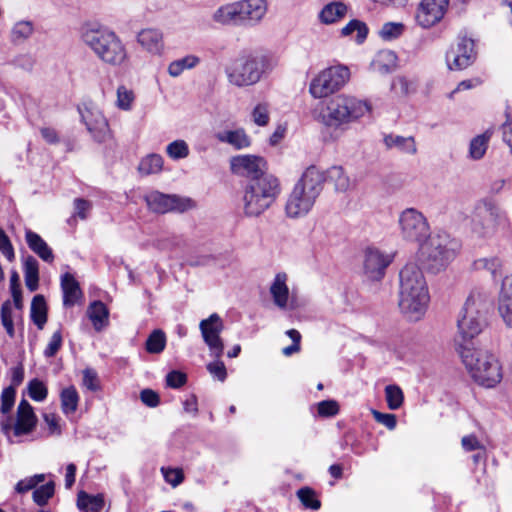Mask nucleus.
Returning <instances> with one entry per match:
<instances>
[{
    "label": "nucleus",
    "mask_w": 512,
    "mask_h": 512,
    "mask_svg": "<svg viewBox=\"0 0 512 512\" xmlns=\"http://www.w3.org/2000/svg\"><path fill=\"white\" fill-rule=\"evenodd\" d=\"M77 505L81 510L99 512L103 505V500L98 497L89 496L86 493H80Z\"/></svg>",
    "instance_id": "nucleus-45"
},
{
    "label": "nucleus",
    "mask_w": 512,
    "mask_h": 512,
    "mask_svg": "<svg viewBox=\"0 0 512 512\" xmlns=\"http://www.w3.org/2000/svg\"><path fill=\"white\" fill-rule=\"evenodd\" d=\"M28 394L32 400L42 402L47 397L48 389L42 381L33 379L28 384Z\"/></svg>",
    "instance_id": "nucleus-48"
},
{
    "label": "nucleus",
    "mask_w": 512,
    "mask_h": 512,
    "mask_svg": "<svg viewBox=\"0 0 512 512\" xmlns=\"http://www.w3.org/2000/svg\"><path fill=\"white\" fill-rule=\"evenodd\" d=\"M214 359V361L207 364V370L215 379L224 382L227 378L226 367L220 358Z\"/></svg>",
    "instance_id": "nucleus-57"
},
{
    "label": "nucleus",
    "mask_w": 512,
    "mask_h": 512,
    "mask_svg": "<svg viewBox=\"0 0 512 512\" xmlns=\"http://www.w3.org/2000/svg\"><path fill=\"white\" fill-rule=\"evenodd\" d=\"M263 73V63L257 58H245L236 60L226 69L228 80L231 84L244 87L257 83Z\"/></svg>",
    "instance_id": "nucleus-12"
},
{
    "label": "nucleus",
    "mask_w": 512,
    "mask_h": 512,
    "mask_svg": "<svg viewBox=\"0 0 512 512\" xmlns=\"http://www.w3.org/2000/svg\"><path fill=\"white\" fill-rule=\"evenodd\" d=\"M280 192V182L272 174L249 180L243 196L245 215L249 217L261 215L275 202Z\"/></svg>",
    "instance_id": "nucleus-7"
},
{
    "label": "nucleus",
    "mask_w": 512,
    "mask_h": 512,
    "mask_svg": "<svg viewBox=\"0 0 512 512\" xmlns=\"http://www.w3.org/2000/svg\"><path fill=\"white\" fill-rule=\"evenodd\" d=\"M492 132L487 130L484 133L473 137L469 143L468 157L472 160H480L484 157Z\"/></svg>",
    "instance_id": "nucleus-31"
},
{
    "label": "nucleus",
    "mask_w": 512,
    "mask_h": 512,
    "mask_svg": "<svg viewBox=\"0 0 512 512\" xmlns=\"http://www.w3.org/2000/svg\"><path fill=\"white\" fill-rule=\"evenodd\" d=\"M200 63V58L196 55H186L183 58L176 59L168 65L167 72L171 77H179L185 70H191Z\"/></svg>",
    "instance_id": "nucleus-34"
},
{
    "label": "nucleus",
    "mask_w": 512,
    "mask_h": 512,
    "mask_svg": "<svg viewBox=\"0 0 512 512\" xmlns=\"http://www.w3.org/2000/svg\"><path fill=\"white\" fill-rule=\"evenodd\" d=\"M37 423L36 415L32 406L25 399H22L17 408V419L13 427L14 434L21 436L33 431Z\"/></svg>",
    "instance_id": "nucleus-20"
},
{
    "label": "nucleus",
    "mask_w": 512,
    "mask_h": 512,
    "mask_svg": "<svg viewBox=\"0 0 512 512\" xmlns=\"http://www.w3.org/2000/svg\"><path fill=\"white\" fill-rule=\"evenodd\" d=\"M16 390L13 387H6L1 393L0 412L3 415L8 414L15 403Z\"/></svg>",
    "instance_id": "nucleus-54"
},
{
    "label": "nucleus",
    "mask_w": 512,
    "mask_h": 512,
    "mask_svg": "<svg viewBox=\"0 0 512 512\" xmlns=\"http://www.w3.org/2000/svg\"><path fill=\"white\" fill-rule=\"evenodd\" d=\"M476 55L474 40L459 36L446 52V63L450 70H463L475 61Z\"/></svg>",
    "instance_id": "nucleus-13"
},
{
    "label": "nucleus",
    "mask_w": 512,
    "mask_h": 512,
    "mask_svg": "<svg viewBox=\"0 0 512 512\" xmlns=\"http://www.w3.org/2000/svg\"><path fill=\"white\" fill-rule=\"evenodd\" d=\"M199 329L204 343L209 348L210 356L221 358L224 352V342L220 336L224 329L221 317L217 313L211 314L200 321Z\"/></svg>",
    "instance_id": "nucleus-14"
},
{
    "label": "nucleus",
    "mask_w": 512,
    "mask_h": 512,
    "mask_svg": "<svg viewBox=\"0 0 512 512\" xmlns=\"http://www.w3.org/2000/svg\"><path fill=\"white\" fill-rule=\"evenodd\" d=\"M461 445H462V448L466 452L484 449V446L481 444V442L478 440V438L473 434L466 435V436L462 437Z\"/></svg>",
    "instance_id": "nucleus-64"
},
{
    "label": "nucleus",
    "mask_w": 512,
    "mask_h": 512,
    "mask_svg": "<svg viewBox=\"0 0 512 512\" xmlns=\"http://www.w3.org/2000/svg\"><path fill=\"white\" fill-rule=\"evenodd\" d=\"M320 417H333L339 413V404L335 400H323L317 404Z\"/></svg>",
    "instance_id": "nucleus-56"
},
{
    "label": "nucleus",
    "mask_w": 512,
    "mask_h": 512,
    "mask_svg": "<svg viewBox=\"0 0 512 512\" xmlns=\"http://www.w3.org/2000/svg\"><path fill=\"white\" fill-rule=\"evenodd\" d=\"M354 32H357L355 37L356 42L362 43L367 37L368 28L364 22L354 19L346 24L341 30V34L343 36L352 35Z\"/></svg>",
    "instance_id": "nucleus-41"
},
{
    "label": "nucleus",
    "mask_w": 512,
    "mask_h": 512,
    "mask_svg": "<svg viewBox=\"0 0 512 512\" xmlns=\"http://www.w3.org/2000/svg\"><path fill=\"white\" fill-rule=\"evenodd\" d=\"M187 382V376L185 373L173 370L166 376L167 386L177 389L185 385Z\"/></svg>",
    "instance_id": "nucleus-60"
},
{
    "label": "nucleus",
    "mask_w": 512,
    "mask_h": 512,
    "mask_svg": "<svg viewBox=\"0 0 512 512\" xmlns=\"http://www.w3.org/2000/svg\"><path fill=\"white\" fill-rule=\"evenodd\" d=\"M334 184L335 190L345 192L350 188L351 182L341 166H332L327 170L325 180Z\"/></svg>",
    "instance_id": "nucleus-35"
},
{
    "label": "nucleus",
    "mask_w": 512,
    "mask_h": 512,
    "mask_svg": "<svg viewBox=\"0 0 512 512\" xmlns=\"http://www.w3.org/2000/svg\"><path fill=\"white\" fill-rule=\"evenodd\" d=\"M297 496L306 508L318 510L321 506L320 501L316 498L314 490L309 487L299 489Z\"/></svg>",
    "instance_id": "nucleus-46"
},
{
    "label": "nucleus",
    "mask_w": 512,
    "mask_h": 512,
    "mask_svg": "<svg viewBox=\"0 0 512 512\" xmlns=\"http://www.w3.org/2000/svg\"><path fill=\"white\" fill-rule=\"evenodd\" d=\"M33 24L29 21L17 22L11 31V40L14 43H21L28 39L33 33Z\"/></svg>",
    "instance_id": "nucleus-42"
},
{
    "label": "nucleus",
    "mask_w": 512,
    "mask_h": 512,
    "mask_svg": "<svg viewBox=\"0 0 512 512\" xmlns=\"http://www.w3.org/2000/svg\"><path fill=\"white\" fill-rule=\"evenodd\" d=\"M497 311L505 326L512 328V300L497 301Z\"/></svg>",
    "instance_id": "nucleus-58"
},
{
    "label": "nucleus",
    "mask_w": 512,
    "mask_h": 512,
    "mask_svg": "<svg viewBox=\"0 0 512 512\" xmlns=\"http://www.w3.org/2000/svg\"><path fill=\"white\" fill-rule=\"evenodd\" d=\"M137 42L152 55H160L164 50L163 34L158 29L147 28L137 34Z\"/></svg>",
    "instance_id": "nucleus-21"
},
{
    "label": "nucleus",
    "mask_w": 512,
    "mask_h": 512,
    "mask_svg": "<svg viewBox=\"0 0 512 512\" xmlns=\"http://www.w3.org/2000/svg\"><path fill=\"white\" fill-rule=\"evenodd\" d=\"M460 243L445 231L430 233L418 247V257L427 270L438 273L456 258Z\"/></svg>",
    "instance_id": "nucleus-6"
},
{
    "label": "nucleus",
    "mask_w": 512,
    "mask_h": 512,
    "mask_svg": "<svg viewBox=\"0 0 512 512\" xmlns=\"http://www.w3.org/2000/svg\"><path fill=\"white\" fill-rule=\"evenodd\" d=\"M512 300V274L506 275L501 282L497 301Z\"/></svg>",
    "instance_id": "nucleus-61"
},
{
    "label": "nucleus",
    "mask_w": 512,
    "mask_h": 512,
    "mask_svg": "<svg viewBox=\"0 0 512 512\" xmlns=\"http://www.w3.org/2000/svg\"><path fill=\"white\" fill-rule=\"evenodd\" d=\"M347 12V7L341 2H332L323 7L319 14L321 22L332 24L342 19Z\"/></svg>",
    "instance_id": "nucleus-33"
},
{
    "label": "nucleus",
    "mask_w": 512,
    "mask_h": 512,
    "mask_svg": "<svg viewBox=\"0 0 512 512\" xmlns=\"http://www.w3.org/2000/svg\"><path fill=\"white\" fill-rule=\"evenodd\" d=\"M410 89L411 82L403 76L394 78L391 83V90L398 95L406 96L410 93Z\"/></svg>",
    "instance_id": "nucleus-59"
},
{
    "label": "nucleus",
    "mask_w": 512,
    "mask_h": 512,
    "mask_svg": "<svg viewBox=\"0 0 512 512\" xmlns=\"http://www.w3.org/2000/svg\"><path fill=\"white\" fill-rule=\"evenodd\" d=\"M161 473L165 481L172 487H177L184 481V473L181 468L162 467Z\"/></svg>",
    "instance_id": "nucleus-50"
},
{
    "label": "nucleus",
    "mask_w": 512,
    "mask_h": 512,
    "mask_svg": "<svg viewBox=\"0 0 512 512\" xmlns=\"http://www.w3.org/2000/svg\"><path fill=\"white\" fill-rule=\"evenodd\" d=\"M371 104L348 94L330 98L319 114V121L335 139L346 132L349 126L371 112Z\"/></svg>",
    "instance_id": "nucleus-2"
},
{
    "label": "nucleus",
    "mask_w": 512,
    "mask_h": 512,
    "mask_svg": "<svg viewBox=\"0 0 512 512\" xmlns=\"http://www.w3.org/2000/svg\"><path fill=\"white\" fill-rule=\"evenodd\" d=\"M83 385L90 391L99 389V381L97 373L92 369H86L83 372Z\"/></svg>",
    "instance_id": "nucleus-63"
},
{
    "label": "nucleus",
    "mask_w": 512,
    "mask_h": 512,
    "mask_svg": "<svg viewBox=\"0 0 512 512\" xmlns=\"http://www.w3.org/2000/svg\"><path fill=\"white\" fill-rule=\"evenodd\" d=\"M510 222L506 213L490 201L480 203L472 219V231L478 237H492L498 232H506Z\"/></svg>",
    "instance_id": "nucleus-8"
},
{
    "label": "nucleus",
    "mask_w": 512,
    "mask_h": 512,
    "mask_svg": "<svg viewBox=\"0 0 512 512\" xmlns=\"http://www.w3.org/2000/svg\"><path fill=\"white\" fill-rule=\"evenodd\" d=\"M350 79V70L344 65H335L320 71L311 81L309 92L320 99L339 91Z\"/></svg>",
    "instance_id": "nucleus-10"
},
{
    "label": "nucleus",
    "mask_w": 512,
    "mask_h": 512,
    "mask_svg": "<svg viewBox=\"0 0 512 512\" xmlns=\"http://www.w3.org/2000/svg\"><path fill=\"white\" fill-rule=\"evenodd\" d=\"M62 343V333L60 330H57L52 334L46 348L44 349V356L47 358L54 357L62 347Z\"/></svg>",
    "instance_id": "nucleus-55"
},
{
    "label": "nucleus",
    "mask_w": 512,
    "mask_h": 512,
    "mask_svg": "<svg viewBox=\"0 0 512 512\" xmlns=\"http://www.w3.org/2000/svg\"><path fill=\"white\" fill-rule=\"evenodd\" d=\"M286 281L287 275L285 273H278L270 287L273 301L275 305L281 309L286 308L289 299V288Z\"/></svg>",
    "instance_id": "nucleus-28"
},
{
    "label": "nucleus",
    "mask_w": 512,
    "mask_h": 512,
    "mask_svg": "<svg viewBox=\"0 0 512 512\" xmlns=\"http://www.w3.org/2000/svg\"><path fill=\"white\" fill-rule=\"evenodd\" d=\"M240 11H241L240 1L234 2L231 4H227V5L221 6L220 8H218L215 11V13L213 15V19L216 22H218L220 24H224V25L243 24Z\"/></svg>",
    "instance_id": "nucleus-27"
},
{
    "label": "nucleus",
    "mask_w": 512,
    "mask_h": 512,
    "mask_svg": "<svg viewBox=\"0 0 512 512\" xmlns=\"http://www.w3.org/2000/svg\"><path fill=\"white\" fill-rule=\"evenodd\" d=\"M430 300L428 285L421 268L407 263L399 272V300L401 313L412 322L421 320Z\"/></svg>",
    "instance_id": "nucleus-1"
},
{
    "label": "nucleus",
    "mask_w": 512,
    "mask_h": 512,
    "mask_svg": "<svg viewBox=\"0 0 512 512\" xmlns=\"http://www.w3.org/2000/svg\"><path fill=\"white\" fill-rule=\"evenodd\" d=\"M383 142L389 150L396 149L398 152L407 155H415L417 153V145L413 136L404 137L391 133L384 136Z\"/></svg>",
    "instance_id": "nucleus-25"
},
{
    "label": "nucleus",
    "mask_w": 512,
    "mask_h": 512,
    "mask_svg": "<svg viewBox=\"0 0 512 512\" xmlns=\"http://www.w3.org/2000/svg\"><path fill=\"white\" fill-rule=\"evenodd\" d=\"M462 362L471 379L484 388H495L503 379V366L499 357L484 347L462 346Z\"/></svg>",
    "instance_id": "nucleus-4"
},
{
    "label": "nucleus",
    "mask_w": 512,
    "mask_h": 512,
    "mask_svg": "<svg viewBox=\"0 0 512 512\" xmlns=\"http://www.w3.org/2000/svg\"><path fill=\"white\" fill-rule=\"evenodd\" d=\"M253 122L258 126H266L269 123V106L267 103L257 104L252 111Z\"/></svg>",
    "instance_id": "nucleus-52"
},
{
    "label": "nucleus",
    "mask_w": 512,
    "mask_h": 512,
    "mask_svg": "<svg viewBox=\"0 0 512 512\" xmlns=\"http://www.w3.org/2000/svg\"><path fill=\"white\" fill-rule=\"evenodd\" d=\"M485 303L479 294L468 296L457 320L459 335L464 339H472L480 334L486 326Z\"/></svg>",
    "instance_id": "nucleus-9"
},
{
    "label": "nucleus",
    "mask_w": 512,
    "mask_h": 512,
    "mask_svg": "<svg viewBox=\"0 0 512 512\" xmlns=\"http://www.w3.org/2000/svg\"><path fill=\"white\" fill-rule=\"evenodd\" d=\"M117 100L116 106L120 110L130 111L132 109L135 94L131 89H128L126 86L121 85L117 88Z\"/></svg>",
    "instance_id": "nucleus-43"
},
{
    "label": "nucleus",
    "mask_w": 512,
    "mask_h": 512,
    "mask_svg": "<svg viewBox=\"0 0 512 512\" xmlns=\"http://www.w3.org/2000/svg\"><path fill=\"white\" fill-rule=\"evenodd\" d=\"M87 314L96 331H101L108 324L109 311L101 301L92 302L87 309Z\"/></svg>",
    "instance_id": "nucleus-29"
},
{
    "label": "nucleus",
    "mask_w": 512,
    "mask_h": 512,
    "mask_svg": "<svg viewBox=\"0 0 512 512\" xmlns=\"http://www.w3.org/2000/svg\"><path fill=\"white\" fill-rule=\"evenodd\" d=\"M398 227L401 238L418 245L431 233L427 217L418 209L409 207L400 212Z\"/></svg>",
    "instance_id": "nucleus-11"
},
{
    "label": "nucleus",
    "mask_w": 512,
    "mask_h": 512,
    "mask_svg": "<svg viewBox=\"0 0 512 512\" xmlns=\"http://www.w3.org/2000/svg\"><path fill=\"white\" fill-rule=\"evenodd\" d=\"M31 319L42 330L47 322V306L43 295H35L31 302Z\"/></svg>",
    "instance_id": "nucleus-32"
},
{
    "label": "nucleus",
    "mask_w": 512,
    "mask_h": 512,
    "mask_svg": "<svg viewBox=\"0 0 512 512\" xmlns=\"http://www.w3.org/2000/svg\"><path fill=\"white\" fill-rule=\"evenodd\" d=\"M0 251L9 261L14 260V258H15L14 248H13L8 236L5 234V232L1 228H0Z\"/></svg>",
    "instance_id": "nucleus-62"
},
{
    "label": "nucleus",
    "mask_w": 512,
    "mask_h": 512,
    "mask_svg": "<svg viewBox=\"0 0 512 512\" xmlns=\"http://www.w3.org/2000/svg\"><path fill=\"white\" fill-rule=\"evenodd\" d=\"M61 409L65 415L76 412L79 403V394L74 386L64 388L60 393Z\"/></svg>",
    "instance_id": "nucleus-36"
},
{
    "label": "nucleus",
    "mask_w": 512,
    "mask_h": 512,
    "mask_svg": "<svg viewBox=\"0 0 512 512\" xmlns=\"http://www.w3.org/2000/svg\"><path fill=\"white\" fill-rule=\"evenodd\" d=\"M81 39L102 63L110 67L128 64L130 56L127 47L112 29L96 24L86 25L82 29Z\"/></svg>",
    "instance_id": "nucleus-3"
},
{
    "label": "nucleus",
    "mask_w": 512,
    "mask_h": 512,
    "mask_svg": "<svg viewBox=\"0 0 512 512\" xmlns=\"http://www.w3.org/2000/svg\"><path fill=\"white\" fill-rule=\"evenodd\" d=\"M165 152L170 159L177 161L187 158L189 156L190 149L185 140L177 139L166 146Z\"/></svg>",
    "instance_id": "nucleus-39"
},
{
    "label": "nucleus",
    "mask_w": 512,
    "mask_h": 512,
    "mask_svg": "<svg viewBox=\"0 0 512 512\" xmlns=\"http://www.w3.org/2000/svg\"><path fill=\"white\" fill-rule=\"evenodd\" d=\"M53 495H54V483L48 482L34 490L33 500L37 505L44 506L47 504V502Z\"/></svg>",
    "instance_id": "nucleus-47"
},
{
    "label": "nucleus",
    "mask_w": 512,
    "mask_h": 512,
    "mask_svg": "<svg viewBox=\"0 0 512 512\" xmlns=\"http://www.w3.org/2000/svg\"><path fill=\"white\" fill-rule=\"evenodd\" d=\"M23 272L27 289L36 291L39 287V263L33 256L24 259Z\"/></svg>",
    "instance_id": "nucleus-30"
},
{
    "label": "nucleus",
    "mask_w": 512,
    "mask_h": 512,
    "mask_svg": "<svg viewBox=\"0 0 512 512\" xmlns=\"http://www.w3.org/2000/svg\"><path fill=\"white\" fill-rule=\"evenodd\" d=\"M216 139L232 146L236 150L246 149L251 145V138L243 128L234 130H223L215 135Z\"/></svg>",
    "instance_id": "nucleus-23"
},
{
    "label": "nucleus",
    "mask_w": 512,
    "mask_h": 512,
    "mask_svg": "<svg viewBox=\"0 0 512 512\" xmlns=\"http://www.w3.org/2000/svg\"><path fill=\"white\" fill-rule=\"evenodd\" d=\"M385 396L388 407L391 410H397L401 407L404 395L401 388L397 385H388L385 387Z\"/></svg>",
    "instance_id": "nucleus-44"
},
{
    "label": "nucleus",
    "mask_w": 512,
    "mask_h": 512,
    "mask_svg": "<svg viewBox=\"0 0 512 512\" xmlns=\"http://www.w3.org/2000/svg\"><path fill=\"white\" fill-rule=\"evenodd\" d=\"M392 261L393 255L375 248H368L364 253L363 274L370 281H380Z\"/></svg>",
    "instance_id": "nucleus-19"
},
{
    "label": "nucleus",
    "mask_w": 512,
    "mask_h": 512,
    "mask_svg": "<svg viewBox=\"0 0 512 512\" xmlns=\"http://www.w3.org/2000/svg\"><path fill=\"white\" fill-rule=\"evenodd\" d=\"M473 268L477 271L486 270L496 278L501 273L502 262L498 257L479 258L474 261Z\"/></svg>",
    "instance_id": "nucleus-38"
},
{
    "label": "nucleus",
    "mask_w": 512,
    "mask_h": 512,
    "mask_svg": "<svg viewBox=\"0 0 512 512\" xmlns=\"http://www.w3.org/2000/svg\"><path fill=\"white\" fill-rule=\"evenodd\" d=\"M145 202L151 211L159 214L172 211L185 212L193 207V202L189 198L164 194L159 191H151L146 194Z\"/></svg>",
    "instance_id": "nucleus-15"
},
{
    "label": "nucleus",
    "mask_w": 512,
    "mask_h": 512,
    "mask_svg": "<svg viewBox=\"0 0 512 512\" xmlns=\"http://www.w3.org/2000/svg\"><path fill=\"white\" fill-rule=\"evenodd\" d=\"M0 314H1L2 325L4 326L7 334L11 338H13L15 335V330H14V324H13V318H12V309H11V305L8 301L3 303L2 307H1Z\"/></svg>",
    "instance_id": "nucleus-53"
},
{
    "label": "nucleus",
    "mask_w": 512,
    "mask_h": 512,
    "mask_svg": "<svg viewBox=\"0 0 512 512\" xmlns=\"http://www.w3.org/2000/svg\"><path fill=\"white\" fill-rule=\"evenodd\" d=\"M449 0H421L415 12V21L422 28L439 23L447 12Z\"/></svg>",
    "instance_id": "nucleus-17"
},
{
    "label": "nucleus",
    "mask_w": 512,
    "mask_h": 512,
    "mask_svg": "<svg viewBox=\"0 0 512 512\" xmlns=\"http://www.w3.org/2000/svg\"><path fill=\"white\" fill-rule=\"evenodd\" d=\"M241 18L243 24H254L260 21L267 11L264 0L240 1Z\"/></svg>",
    "instance_id": "nucleus-22"
},
{
    "label": "nucleus",
    "mask_w": 512,
    "mask_h": 512,
    "mask_svg": "<svg viewBox=\"0 0 512 512\" xmlns=\"http://www.w3.org/2000/svg\"><path fill=\"white\" fill-rule=\"evenodd\" d=\"M325 175L315 166L308 167L289 193L285 215L290 219L305 217L323 190Z\"/></svg>",
    "instance_id": "nucleus-5"
},
{
    "label": "nucleus",
    "mask_w": 512,
    "mask_h": 512,
    "mask_svg": "<svg viewBox=\"0 0 512 512\" xmlns=\"http://www.w3.org/2000/svg\"><path fill=\"white\" fill-rule=\"evenodd\" d=\"M166 346V335L160 330H154L147 338L145 347L147 352L151 354H159L161 353Z\"/></svg>",
    "instance_id": "nucleus-40"
},
{
    "label": "nucleus",
    "mask_w": 512,
    "mask_h": 512,
    "mask_svg": "<svg viewBox=\"0 0 512 512\" xmlns=\"http://www.w3.org/2000/svg\"><path fill=\"white\" fill-rule=\"evenodd\" d=\"M230 169L233 174L253 180L266 173V161L255 155H238L230 159Z\"/></svg>",
    "instance_id": "nucleus-18"
},
{
    "label": "nucleus",
    "mask_w": 512,
    "mask_h": 512,
    "mask_svg": "<svg viewBox=\"0 0 512 512\" xmlns=\"http://www.w3.org/2000/svg\"><path fill=\"white\" fill-rule=\"evenodd\" d=\"M81 119L95 141L102 143L111 138V130L102 111L93 106L79 108Z\"/></svg>",
    "instance_id": "nucleus-16"
},
{
    "label": "nucleus",
    "mask_w": 512,
    "mask_h": 512,
    "mask_svg": "<svg viewBox=\"0 0 512 512\" xmlns=\"http://www.w3.org/2000/svg\"><path fill=\"white\" fill-rule=\"evenodd\" d=\"M44 479H45L44 474H36L32 477L22 479V480L18 481L17 484L15 485V491L19 494L26 493V492L36 488V486L39 483L43 482Z\"/></svg>",
    "instance_id": "nucleus-49"
},
{
    "label": "nucleus",
    "mask_w": 512,
    "mask_h": 512,
    "mask_svg": "<svg viewBox=\"0 0 512 512\" xmlns=\"http://www.w3.org/2000/svg\"><path fill=\"white\" fill-rule=\"evenodd\" d=\"M403 31L404 25L402 23L387 22L382 26L380 36L384 40H392L402 35Z\"/></svg>",
    "instance_id": "nucleus-51"
},
{
    "label": "nucleus",
    "mask_w": 512,
    "mask_h": 512,
    "mask_svg": "<svg viewBox=\"0 0 512 512\" xmlns=\"http://www.w3.org/2000/svg\"><path fill=\"white\" fill-rule=\"evenodd\" d=\"M61 289L63 292V305L65 307L74 306L82 296L79 283L70 273H65L61 276Z\"/></svg>",
    "instance_id": "nucleus-26"
},
{
    "label": "nucleus",
    "mask_w": 512,
    "mask_h": 512,
    "mask_svg": "<svg viewBox=\"0 0 512 512\" xmlns=\"http://www.w3.org/2000/svg\"><path fill=\"white\" fill-rule=\"evenodd\" d=\"M163 157L159 154H150L144 157L140 163L138 170L143 175L157 174L163 169Z\"/></svg>",
    "instance_id": "nucleus-37"
},
{
    "label": "nucleus",
    "mask_w": 512,
    "mask_h": 512,
    "mask_svg": "<svg viewBox=\"0 0 512 512\" xmlns=\"http://www.w3.org/2000/svg\"><path fill=\"white\" fill-rule=\"evenodd\" d=\"M25 239L28 247L43 261L52 263L54 254L46 241L36 232L26 230Z\"/></svg>",
    "instance_id": "nucleus-24"
}]
</instances>
